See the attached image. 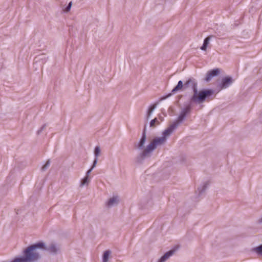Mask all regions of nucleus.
<instances>
[{
	"mask_svg": "<svg viewBox=\"0 0 262 262\" xmlns=\"http://www.w3.org/2000/svg\"><path fill=\"white\" fill-rule=\"evenodd\" d=\"M146 126H145L143 130L142 137L139 142L137 143L135 145V147L139 149H143L144 147V144L146 139Z\"/></svg>",
	"mask_w": 262,
	"mask_h": 262,
	"instance_id": "9",
	"label": "nucleus"
},
{
	"mask_svg": "<svg viewBox=\"0 0 262 262\" xmlns=\"http://www.w3.org/2000/svg\"><path fill=\"white\" fill-rule=\"evenodd\" d=\"M220 69L219 68H215L209 71L204 80L207 82L210 81L212 78L218 75L220 73Z\"/></svg>",
	"mask_w": 262,
	"mask_h": 262,
	"instance_id": "8",
	"label": "nucleus"
},
{
	"mask_svg": "<svg viewBox=\"0 0 262 262\" xmlns=\"http://www.w3.org/2000/svg\"><path fill=\"white\" fill-rule=\"evenodd\" d=\"M96 160H94L93 165H92L91 168L86 171L85 177H89V174L91 173L92 170L96 167Z\"/></svg>",
	"mask_w": 262,
	"mask_h": 262,
	"instance_id": "18",
	"label": "nucleus"
},
{
	"mask_svg": "<svg viewBox=\"0 0 262 262\" xmlns=\"http://www.w3.org/2000/svg\"><path fill=\"white\" fill-rule=\"evenodd\" d=\"M156 106H157V104H153V105H151L149 107L148 112H147V118H148V117H149L150 116V115H151L152 112L156 108Z\"/></svg>",
	"mask_w": 262,
	"mask_h": 262,
	"instance_id": "17",
	"label": "nucleus"
},
{
	"mask_svg": "<svg viewBox=\"0 0 262 262\" xmlns=\"http://www.w3.org/2000/svg\"><path fill=\"white\" fill-rule=\"evenodd\" d=\"M50 165V160H48L46 162V164L42 167L41 170L42 171H45L46 170H47L49 168Z\"/></svg>",
	"mask_w": 262,
	"mask_h": 262,
	"instance_id": "20",
	"label": "nucleus"
},
{
	"mask_svg": "<svg viewBox=\"0 0 262 262\" xmlns=\"http://www.w3.org/2000/svg\"><path fill=\"white\" fill-rule=\"evenodd\" d=\"M90 178L89 177H84L81 181L80 186L83 187L84 185H88L90 182Z\"/></svg>",
	"mask_w": 262,
	"mask_h": 262,
	"instance_id": "15",
	"label": "nucleus"
},
{
	"mask_svg": "<svg viewBox=\"0 0 262 262\" xmlns=\"http://www.w3.org/2000/svg\"><path fill=\"white\" fill-rule=\"evenodd\" d=\"M100 153V148L99 146H97L95 148V150H94V155H95V159L94 160H96V164L97 163L98 157L99 156Z\"/></svg>",
	"mask_w": 262,
	"mask_h": 262,
	"instance_id": "16",
	"label": "nucleus"
},
{
	"mask_svg": "<svg viewBox=\"0 0 262 262\" xmlns=\"http://www.w3.org/2000/svg\"><path fill=\"white\" fill-rule=\"evenodd\" d=\"M11 262H25V261L23 260L22 257L20 256V257H16V258H14V260Z\"/></svg>",
	"mask_w": 262,
	"mask_h": 262,
	"instance_id": "21",
	"label": "nucleus"
},
{
	"mask_svg": "<svg viewBox=\"0 0 262 262\" xmlns=\"http://www.w3.org/2000/svg\"><path fill=\"white\" fill-rule=\"evenodd\" d=\"M212 37V36H208L206 38H205L204 40V42L202 46L201 47V49L203 51H206L207 48V46L209 44V41L211 38Z\"/></svg>",
	"mask_w": 262,
	"mask_h": 262,
	"instance_id": "12",
	"label": "nucleus"
},
{
	"mask_svg": "<svg viewBox=\"0 0 262 262\" xmlns=\"http://www.w3.org/2000/svg\"><path fill=\"white\" fill-rule=\"evenodd\" d=\"M72 2H70L68 5L66 7V8H65L64 9V11L66 12H68L70 11V10L71 9V6H72Z\"/></svg>",
	"mask_w": 262,
	"mask_h": 262,
	"instance_id": "22",
	"label": "nucleus"
},
{
	"mask_svg": "<svg viewBox=\"0 0 262 262\" xmlns=\"http://www.w3.org/2000/svg\"><path fill=\"white\" fill-rule=\"evenodd\" d=\"M191 110V105H188L183 108H182L180 112V115L171 124H170L167 129H166L162 134V137H164L165 140H166V138L169 137L186 119V117Z\"/></svg>",
	"mask_w": 262,
	"mask_h": 262,
	"instance_id": "3",
	"label": "nucleus"
},
{
	"mask_svg": "<svg viewBox=\"0 0 262 262\" xmlns=\"http://www.w3.org/2000/svg\"><path fill=\"white\" fill-rule=\"evenodd\" d=\"M190 86L192 88L193 92V95L190 99L191 103L201 104L214 93V91L212 89L202 90L198 91V82L193 77L188 78L184 84V89Z\"/></svg>",
	"mask_w": 262,
	"mask_h": 262,
	"instance_id": "1",
	"label": "nucleus"
},
{
	"mask_svg": "<svg viewBox=\"0 0 262 262\" xmlns=\"http://www.w3.org/2000/svg\"><path fill=\"white\" fill-rule=\"evenodd\" d=\"M158 121H157V119L156 118L154 119H152L150 122V127H154L155 126V124L156 123V122H157Z\"/></svg>",
	"mask_w": 262,
	"mask_h": 262,
	"instance_id": "23",
	"label": "nucleus"
},
{
	"mask_svg": "<svg viewBox=\"0 0 262 262\" xmlns=\"http://www.w3.org/2000/svg\"><path fill=\"white\" fill-rule=\"evenodd\" d=\"M254 251L258 255H262V245L255 248Z\"/></svg>",
	"mask_w": 262,
	"mask_h": 262,
	"instance_id": "19",
	"label": "nucleus"
},
{
	"mask_svg": "<svg viewBox=\"0 0 262 262\" xmlns=\"http://www.w3.org/2000/svg\"><path fill=\"white\" fill-rule=\"evenodd\" d=\"M45 243L39 242L27 247L23 250L21 256L25 262H36L41 257L39 250L45 248Z\"/></svg>",
	"mask_w": 262,
	"mask_h": 262,
	"instance_id": "2",
	"label": "nucleus"
},
{
	"mask_svg": "<svg viewBox=\"0 0 262 262\" xmlns=\"http://www.w3.org/2000/svg\"><path fill=\"white\" fill-rule=\"evenodd\" d=\"M209 185L208 182H205L203 183V185L198 188V190L199 191V195H202L207 189Z\"/></svg>",
	"mask_w": 262,
	"mask_h": 262,
	"instance_id": "13",
	"label": "nucleus"
},
{
	"mask_svg": "<svg viewBox=\"0 0 262 262\" xmlns=\"http://www.w3.org/2000/svg\"><path fill=\"white\" fill-rule=\"evenodd\" d=\"M175 252L174 249L170 250L165 253L159 260L158 262H165Z\"/></svg>",
	"mask_w": 262,
	"mask_h": 262,
	"instance_id": "11",
	"label": "nucleus"
},
{
	"mask_svg": "<svg viewBox=\"0 0 262 262\" xmlns=\"http://www.w3.org/2000/svg\"><path fill=\"white\" fill-rule=\"evenodd\" d=\"M46 126V125L45 124L43 125L41 127V128L39 130H38L37 134L39 135V134H40L41 133V132L45 128Z\"/></svg>",
	"mask_w": 262,
	"mask_h": 262,
	"instance_id": "24",
	"label": "nucleus"
},
{
	"mask_svg": "<svg viewBox=\"0 0 262 262\" xmlns=\"http://www.w3.org/2000/svg\"><path fill=\"white\" fill-rule=\"evenodd\" d=\"M258 222L260 224H262V217L258 220Z\"/></svg>",
	"mask_w": 262,
	"mask_h": 262,
	"instance_id": "25",
	"label": "nucleus"
},
{
	"mask_svg": "<svg viewBox=\"0 0 262 262\" xmlns=\"http://www.w3.org/2000/svg\"><path fill=\"white\" fill-rule=\"evenodd\" d=\"M41 250H46L53 254L56 255L59 252L60 248L55 243H51L48 246L45 245V248H41Z\"/></svg>",
	"mask_w": 262,
	"mask_h": 262,
	"instance_id": "5",
	"label": "nucleus"
},
{
	"mask_svg": "<svg viewBox=\"0 0 262 262\" xmlns=\"http://www.w3.org/2000/svg\"><path fill=\"white\" fill-rule=\"evenodd\" d=\"M111 254V251L110 250H106L103 254L102 256V262H108L109 256Z\"/></svg>",
	"mask_w": 262,
	"mask_h": 262,
	"instance_id": "14",
	"label": "nucleus"
},
{
	"mask_svg": "<svg viewBox=\"0 0 262 262\" xmlns=\"http://www.w3.org/2000/svg\"><path fill=\"white\" fill-rule=\"evenodd\" d=\"M119 202V198L118 196H113L106 203V206L108 208L117 206Z\"/></svg>",
	"mask_w": 262,
	"mask_h": 262,
	"instance_id": "10",
	"label": "nucleus"
},
{
	"mask_svg": "<svg viewBox=\"0 0 262 262\" xmlns=\"http://www.w3.org/2000/svg\"><path fill=\"white\" fill-rule=\"evenodd\" d=\"M233 82V79L231 77L226 76L222 78L221 83L219 86L221 90L225 89L231 85Z\"/></svg>",
	"mask_w": 262,
	"mask_h": 262,
	"instance_id": "7",
	"label": "nucleus"
},
{
	"mask_svg": "<svg viewBox=\"0 0 262 262\" xmlns=\"http://www.w3.org/2000/svg\"><path fill=\"white\" fill-rule=\"evenodd\" d=\"M164 137L156 138L149 144L136 158V161L138 163H143L144 160L150 156V153L155 150L158 145H162L165 142Z\"/></svg>",
	"mask_w": 262,
	"mask_h": 262,
	"instance_id": "4",
	"label": "nucleus"
},
{
	"mask_svg": "<svg viewBox=\"0 0 262 262\" xmlns=\"http://www.w3.org/2000/svg\"><path fill=\"white\" fill-rule=\"evenodd\" d=\"M183 88H184V84L182 81L180 80L178 81L177 85L171 90V93L162 97L160 100L162 101L168 98L171 96L172 94H174L176 92L181 91Z\"/></svg>",
	"mask_w": 262,
	"mask_h": 262,
	"instance_id": "6",
	"label": "nucleus"
}]
</instances>
